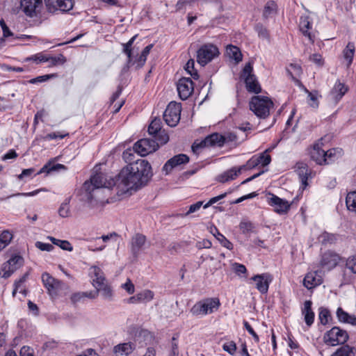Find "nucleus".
<instances>
[{"label":"nucleus","instance_id":"f257e3e1","mask_svg":"<svg viewBox=\"0 0 356 356\" xmlns=\"http://www.w3.org/2000/svg\"><path fill=\"white\" fill-rule=\"evenodd\" d=\"M152 176V167L147 161L138 159L129 163L121 170L115 181L118 193L124 194L138 189L145 185Z\"/></svg>","mask_w":356,"mask_h":356},{"label":"nucleus","instance_id":"f03ea898","mask_svg":"<svg viewBox=\"0 0 356 356\" xmlns=\"http://www.w3.org/2000/svg\"><path fill=\"white\" fill-rule=\"evenodd\" d=\"M220 305L218 298H205L196 302L191 308L190 312L194 316L202 318L218 311Z\"/></svg>","mask_w":356,"mask_h":356},{"label":"nucleus","instance_id":"7ed1b4c3","mask_svg":"<svg viewBox=\"0 0 356 356\" xmlns=\"http://www.w3.org/2000/svg\"><path fill=\"white\" fill-rule=\"evenodd\" d=\"M115 184L116 182L111 176L99 172L93 175L90 181H86L83 188L86 191L90 193L101 188H111Z\"/></svg>","mask_w":356,"mask_h":356},{"label":"nucleus","instance_id":"20e7f679","mask_svg":"<svg viewBox=\"0 0 356 356\" xmlns=\"http://www.w3.org/2000/svg\"><path fill=\"white\" fill-rule=\"evenodd\" d=\"M273 106V102L267 97L254 96L250 102V110L260 118L268 116Z\"/></svg>","mask_w":356,"mask_h":356},{"label":"nucleus","instance_id":"39448f33","mask_svg":"<svg viewBox=\"0 0 356 356\" xmlns=\"http://www.w3.org/2000/svg\"><path fill=\"white\" fill-rule=\"evenodd\" d=\"M252 63L248 62L242 71L241 78L244 80L248 92L259 93L261 92V88L255 75L252 74Z\"/></svg>","mask_w":356,"mask_h":356},{"label":"nucleus","instance_id":"423d86ee","mask_svg":"<svg viewBox=\"0 0 356 356\" xmlns=\"http://www.w3.org/2000/svg\"><path fill=\"white\" fill-rule=\"evenodd\" d=\"M348 334L346 330L335 326L325 334L323 340L325 343L334 346L338 344H343L348 341Z\"/></svg>","mask_w":356,"mask_h":356},{"label":"nucleus","instance_id":"0eeeda50","mask_svg":"<svg viewBox=\"0 0 356 356\" xmlns=\"http://www.w3.org/2000/svg\"><path fill=\"white\" fill-rule=\"evenodd\" d=\"M160 143L154 138H143L138 140L134 145V152L141 156L151 154L159 147Z\"/></svg>","mask_w":356,"mask_h":356},{"label":"nucleus","instance_id":"6e6552de","mask_svg":"<svg viewBox=\"0 0 356 356\" xmlns=\"http://www.w3.org/2000/svg\"><path fill=\"white\" fill-rule=\"evenodd\" d=\"M42 281L48 293L52 298L58 296L66 286L63 282L51 277L47 273H44L42 275Z\"/></svg>","mask_w":356,"mask_h":356},{"label":"nucleus","instance_id":"1a4fd4ad","mask_svg":"<svg viewBox=\"0 0 356 356\" xmlns=\"http://www.w3.org/2000/svg\"><path fill=\"white\" fill-rule=\"evenodd\" d=\"M219 54L218 49L213 44H206L202 46L197 51V58L198 63L204 66L211 62Z\"/></svg>","mask_w":356,"mask_h":356},{"label":"nucleus","instance_id":"9d476101","mask_svg":"<svg viewBox=\"0 0 356 356\" xmlns=\"http://www.w3.org/2000/svg\"><path fill=\"white\" fill-rule=\"evenodd\" d=\"M181 105L179 103L171 102L168 105L164 113L163 119L170 127H175L180 120Z\"/></svg>","mask_w":356,"mask_h":356},{"label":"nucleus","instance_id":"9b49d317","mask_svg":"<svg viewBox=\"0 0 356 356\" xmlns=\"http://www.w3.org/2000/svg\"><path fill=\"white\" fill-rule=\"evenodd\" d=\"M224 143V136L218 133H214L207 136L200 143L195 142L192 146V150L194 153L197 154L199 151L203 147L212 146L222 147Z\"/></svg>","mask_w":356,"mask_h":356},{"label":"nucleus","instance_id":"f8f14e48","mask_svg":"<svg viewBox=\"0 0 356 356\" xmlns=\"http://www.w3.org/2000/svg\"><path fill=\"white\" fill-rule=\"evenodd\" d=\"M148 133L161 145H164L169 140L168 135L163 130H161V121L159 118H155L151 122L148 127Z\"/></svg>","mask_w":356,"mask_h":356},{"label":"nucleus","instance_id":"ddd939ff","mask_svg":"<svg viewBox=\"0 0 356 356\" xmlns=\"http://www.w3.org/2000/svg\"><path fill=\"white\" fill-rule=\"evenodd\" d=\"M24 263L23 258L19 255L13 256L2 267V277H9L16 270L19 268Z\"/></svg>","mask_w":356,"mask_h":356},{"label":"nucleus","instance_id":"4468645a","mask_svg":"<svg viewBox=\"0 0 356 356\" xmlns=\"http://www.w3.org/2000/svg\"><path fill=\"white\" fill-rule=\"evenodd\" d=\"M268 203L274 207V211L279 214H285L290 209L291 204L286 200L282 199L274 194H270Z\"/></svg>","mask_w":356,"mask_h":356},{"label":"nucleus","instance_id":"2eb2a0df","mask_svg":"<svg viewBox=\"0 0 356 356\" xmlns=\"http://www.w3.org/2000/svg\"><path fill=\"white\" fill-rule=\"evenodd\" d=\"M177 89L179 97L182 100L187 99L194 90L193 83L190 78L183 77L177 84Z\"/></svg>","mask_w":356,"mask_h":356},{"label":"nucleus","instance_id":"dca6fc26","mask_svg":"<svg viewBox=\"0 0 356 356\" xmlns=\"http://www.w3.org/2000/svg\"><path fill=\"white\" fill-rule=\"evenodd\" d=\"M43 6L42 0H21V7L24 13L33 17L40 13Z\"/></svg>","mask_w":356,"mask_h":356},{"label":"nucleus","instance_id":"f3484780","mask_svg":"<svg viewBox=\"0 0 356 356\" xmlns=\"http://www.w3.org/2000/svg\"><path fill=\"white\" fill-rule=\"evenodd\" d=\"M48 10L51 13L56 10L67 12L73 8V0H44Z\"/></svg>","mask_w":356,"mask_h":356},{"label":"nucleus","instance_id":"a211bd4d","mask_svg":"<svg viewBox=\"0 0 356 356\" xmlns=\"http://www.w3.org/2000/svg\"><path fill=\"white\" fill-rule=\"evenodd\" d=\"M147 245L146 236L137 233L134 235L130 241V249L134 257H137L145 249Z\"/></svg>","mask_w":356,"mask_h":356},{"label":"nucleus","instance_id":"6ab92c4d","mask_svg":"<svg viewBox=\"0 0 356 356\" xmlns=\"http://www.w3.org/2000/svg\"><path fill=\"white\" fill-rule=\"evenodd\" d=\"M189 161V158L187 155L184 154H180L176 155L169 159L163 165L162 170L165 172V175L169 174L172 170L179 166L181 164L187 163Z\"/></svg>","mask_w":356,"mask_h":356},{"label":"nucleus","instance_id":"aec40b11","mask_svg":"<svg viewBox=\"0 0 356 356\" xmlns=\"http://www.w3.org/2000/svg\"><path fill=\"white\" fill-rule=\"evenodd\" d=\"M339 256L332 251H327L322 255L321 266L323 268L330 270L339 263Z\"/></svg>","mask_w":356,"mask_h":356},{"label":"nucleus","instance_id":"412c9836","mask_svg":"<svg viewBox=\"0 0 356 356\" xmlns=\"http://www.w3.org/2000/svg\"><path fill=\"white\" fill-rule=\"evenodd\" d=\"M255 282L256 289L261 293H266L268 290L269 284L272 282L271 276L268 273L257 275L252 277Z\"/></svg>","mask_w":356,"mask_h":356},{"label":"nucleus","instance_id":"4be33fe9","mask_svg":"<svg viewBox=\"0 0 356 356\" xmlns=\"http://www.w3.org/2000/svg\"><path fill=\"white\" fill-rule=\"evenodd\" d=\"M322 282L321 273L317 270L308 273L303 280L304 286L308 289H312L320 285Z\"/></svg>","mask_w":356,"mask_h":356},{"label":"nucleus","instance_id":"5701e85b","mask_svg":"<svg viewBox=\"0 0 356 356\" xmlns=\"http://www.w3.org/2000/svg\"><path fill=\"white\" fill-rule=\"evenodd\" d=\"M295 171L298 174L303 188L307 186V180L311 177V171L308 165L304 162H298L295 166Z\"/></svg>","mask_w":356,"mask_h":356},{"label":"nucleus","instance_id":"b1692460","mask_svg":"<svg viewBox=\"0 0 356 356\" xmlns=\"http://www.w3.org/2000/svg\"><path fill=\"white\" fill-rule=\"evenodd\" d=\"M242 170L239 167H233L222 174L219 175L216 177V180L220 183H225L232 180L235 179L239 175H241Z\"/></svg>","mask_w":356,"mask_h":356},{"label":"nucleus","instance_id":"393cba45","mask_svg":"<svg viewBox=\"0 0 356 356\" xmlns=\"http://www.w3.org/2000/svg\"><path fill=\"white\" fill-rule=\"evenodd\" d=\"M300 31L311 42H314V35L309 31L312 29V23L308 15H302L300 18Z\"/></svg>","mask_w":356,"mask_h":356},{"label":"nucleus","instance_id":"a878e982","mask_svg":"<svg viewBox=\"0 0 356 356\" xmlns=\"http://www.w3.org/2000/svg\"><path fill=\"white\" fill-rule=\"evenodd\" d=\"M321 142L314 144L309 152L312 159L319 165L323 164L325 161V150L321 148Z\"/></svg>","mask_w":356,"mask_h":356},{"label":"nucleus","instance_id":"bb28decb","mask_svg":"<svg viewBox=\"0 0 356 356\" xmlns=\"http://www.w3.org/2000/svg\"><path fill=\"white\" fill-rule=\"evenodd\" d=\"M347 87L340 81H337L331 90L330 98L335 102H338L347 92Z\"/></svg>","mask_w":356,"mask_h":356},{"label":"nucleus","instance_id":"cd10ccee","mask_svg":"<svg viewBox=\"0 0 356 356\" xmlns=\"http://www.w3.org/2000/svg\"><path fill=\"white\" fill-rule=\"evenodd\" d=\"M91 273L93 274V276L92 277V285L95 289L107 283L104 273L97 266L92 267Z\"/></svg>","mask_w":356,"mask_h":356},{"label":"nucleus","instance_id":"c85d7f7f","mask_svg":"<svg viewBox=\"0 0 356 356\" xmlns=\"http://www.w3.org/2000/svg\"><path fill=\"white\" fill-rule=\"evenodd\" d=\"M338 321L340 323H348L356 326V316L350 315L341 307H339L336 312Z\"/></svg>","mask_w":356,"mask_h":356},{"label":"nucleus","instance_id":"c756f323","mask_svg":"<svg viewBox=\"0 0 356 356\" xmlns=\"http://www.w3.org/2000/svg\"><path fill=\"white\" fill-rule=\"evenodd\" d=\"M312 302L311 300H306L302 309L305 321L309 327L313 324L314 321V313L312 309Z\"/></svg>","mask_w":356,"mask_h":356},{"label":"nucleus","instance_id":"7c9ffc66","mask_svg":"<svg viewBox=\"0 0 356 356\" xmlns=\"http://www.w3.org/2000/svg\"><path fill=\"white\" fill-rule=\"evenodd\" d=\"M209 232L223 247L227 248L228 250H232L233 248V244L229 240H227L225 236L220 233L218 229L215 226H211L209 228Z\"/></svg>","mask_w":356,"mask_h":356},{"label":"nucleus","instance_id":"2f4dec72","mask_svg":"<svg viewBox=\"0 0 356 356\" xmlns=\"http://www.w3.org/2000/svg\"><path fill=\"white\" fill-rule=\"evenodd\" d=\"M134 344L132 343H123L114 346L113 352L118 355H127L134 350Z\"/></svg>","mask_w":356,"mask_h":356},{"label":"nucleus","instance_id":"473e14b6","mask_svg":"<svg viewBox=\"0 0 356 356\" xmlns=\"http://www.w3.org/2000/svg\"><path fill=\"white\" fill-rule=\"evenodd\" d=\"M226 54L231 58L239 63L242 60V54L240 49L234 45H228L226 48Z\"/></svg>","mask_w":356,"mask_h":356},{"label":"nucleus","instance_id":"72a5a7b5","mask_svg":"<svg viewBox=\"0 0 356 356\" xmlns=\"http://www.w3.org/2000/svg\"><path fill=\"white\" fill-rule=\"evenodd\" d=\"M355 44L353 42H348L346 48L343 51L344 58L347 61L348 67L350 66L353 62L355 54Z\"/></svg>","mask_w":356,"mask_h":356},{"label":"nucleus","instance_id":"f704fd0d","mask_svg":"<svg viewBox=\"0 0 356 356\" xmlns=\"http://www.w3.org/2000/svg\"><path fill=\"white\" fill-rule=\"evenodd\" d=\"M47 239H49L54 245L60 247L63 250L69 252H72L73 250V246L68 241L57 239L50 236H47Z\"/></svg>","mask_w":356,"mask_h":356},{"label":"nucleus","instance_id":"c9c22d12","mask_svg":"<svg viewBox=\"0 0 356 356\" xmlns=\"http://www.w3.org/2000/svg\"><path fill=\"white\" fill-rule=\"evenodd\" d=\"M277 12V5L273 1H270L266 3L263 11V17L268 19L273 17Z\"/></svg>","mask_w":356,"mask_h":356},{"label":"nucleus","instance_id":"e433bc0d","mask_svg":"<svg viewBox=\"0 0 356 356\" xmlns=\"http://www.w3.org/2000/svg\"><path fill=\"white\" fill-rule=\"evenodd\" d=\"M332 356H356V349L346 345L339 348Z\"/></svg>","mask_w":356,"mask_h":356},{"label":"nucleus","instance_id":"4c0bfd02","mask_svg":"<svg viewBox=\"0 0 356 356\" xmlns=\"http://www.w3.org/2000/svg\"><path fill=\"white\" fill-rule=\"evenodd\" d=\"M154 298V293L150 290H145L136 296H133L130 300L134 302V300L137 299L140 302H149Z\"/></svg>","mask_w":356,"mask_h":356},{"label":"nucleus","instance_id":"58836bf2","mask_svg":"<svg viewBox=\"0 0 356 356\" xmlns=\"http://www.w3.org/2000/svg\"><path fill=\"white\" fill-rule=\"evenodd\" d=\"M97 293H100L101 296L105 300H111L113 297V290L108 282L102 286L96 289Z\"/></svg>","mask_w":356,"mask_h":356},{"label":"nucleus","instance_id":"ea45409f","mask_svg":"<svg viewBox=\"0 0 356 356\" xmlns=\"http://www.w3.org/2000/svg\"><path fill=\"white\" fill-rule=\"evenodd\" d=\"M13 236V234L8 230H4L0 234V251L10 244Z\"/></svg>","mask_w":356,"mask_h":356},{"label":"nucleus","instance_id":"a19ab883","mask_svg":"<svg viewBox=\"0 0 356 356\" xmlns=\"http://www.w3.org/2000/svg\"><path fill=\"white\" fill-rule=\"evenodd\" d=\"M152 47L153 44H152L145 47L140 56L136 59L134 62L137 64L138 67H141L145 65L147 60V57L149 55Z\"/></svg>","mask_w":356,"mask_h":356},{"label":"nucleus","instance_id":"79ce46f5","mask_svg":"<svg viewBox=\"0 0 356 356\" xmlns=\"http://www.w3.org/2000/svg\"><path fill=\"white\" fill-rule=\"evenodd\" d=\"M65 168V166L63 164L57 163L51 165V163H47L45 164L35 175H40L42 173L49 174L52 171H58Z\"/></svg>","mask_w":356,"mask_h":356},{"label":"nucleus","instance_id":"37998d69","mask_svg":"<svg viewBox=\"0 0 356 356\" xmlns=\"http://www.w3.org/2000/svg\"><path fill=\"white\" fill-rule=\"evenodd\" d=\"M346 204L349 211L356 213V191L350 192L347 194Z\"/></svg>","mask_w":356,"mask_h":356},{"label":"nucleus","instance_id":"c03bdc74","mask_svg":"<svg viewBox=\"0 0 356 356\" xmlns=\"http://www.w3.org/2000/svg\"><path fill=\"white\" fill-rule=\"evenodd\" d=\"M137 35L133 36L126 44H123V52L127 56L128 63H131L133 60V49L131 46L136 40Z\"/></svg>","mask_w":356,"mask_h":356},{"label":"nucleus","instance_id":"a18cd8bd","mask_svg":"<svg viewBox=\"0 0 356 356\" xmlns=\"http://www.w3.org/2000/svg\"><path fill=\"white\" fill-rule=\"evenodd\" d=\"M341 149H331L327 151H325V161L323 164H329L330 163L334 161L341 155Z\"/></svg>","mask_w":356,"mask_h":356},{"label":"nucleus","instance_id":"49530a36","mask_svg":"<svg viewBox=\"0 0 356 356\" xmlns=\"http://www.w3.org/2000/svg\"><path fill=\"white\" fill-rule=\"evenodd\" d=\"M70 198H66L64 202L60 204L58 209V214L62 218H67L70 215Z\"/></svg>","mask_w":356,"mask_h":356},{"label":"nucleus","instance_id":"de8ad7c7","mask_svg":"<svg viewBox=\"0 0 356 356\" xmlns=\"http://www.w3.org/2000/svg\"><path fill=\"white\" fill-rule=\"evenodd\" d=\"M259 166V159H257V155H254L252 156L245 165H241V170L242 171L243 170H248L250 169L255 168Z\"/></svg>","mask_w":356,"mask_h":356},{"label":"nucleus","instance_id":"09e8293b","mask_svg":"<svg viewBox=\"0 0 356 356\" xmlns=\"http://www.w3.org/2000/svg\"><path fill=\"white\" fill-rule=\"evenodd\" d=\"M239 228L241 230V232L245 234L254 232V225L252 222L250 221L244 220L241 222L239 225Z\"/></svg>","mask_w":356,"mask_h":356},{"label":"nucleus","instance_id":"8fccbe9b","mask_svg":"<svg viewBox=\"0 0 356 356\" xmlns=\"http://www.w3.org/2000/svg\"><path fill=\"white\" fill-rule=\"evenodd\" d=\"M195 61L193 59L189 60L185 66L186 71L194 79H197L199 76L197 70L194 68Z\"/></svg>","mask_w":356,"mask_h":356},{"label":"nucleus","instance_id":"3c124183","mask_svg":"<svg viewBox=\"0 0 356 356\" xmlns=\"http://www.w3.org/2000/svg\"><path fill=\"white\" fill-rule=\"evenodd\" d=\"M330 317V312L327 309L321 307L319 309L318 318L321 324L326 325Z\"/></svg>","mask_w":356,"mask_h":356},{"label":"nucleus","instance_id":"603ef678","mask_svg":"<svg viewBox=\"0 0 356 356\" xmlns=\"http://www.w3.org/2000/svg\"><path fill=\"white\" fill-rule=\"evenodd\" d=\"M270 149H266L264 152L261 153L259 155H257V159L259 161V165L262 167H265L268 165L271 161V157L269 154H267L266 152Z\"/></svg>","mask_w":356,"mask_h":356},{"label":"nucleus","instance_id":"864d4df0","mask_svg":"<svg viewBox=\"0 0 356 356\" xmlns=\"http://www.w3.org/2000/svg\"><path fill=\"white\" fill-rule=\"evenodd\" d=\"M28 273H25L18 281H16L14 284L15 288L13 291V295L15 296L17 292L22 293L24 289L22 286L23 283L26 280Z\"/></svg>","mask_w":356,"mask_h":356},{"label":"nucleus","instance_id":"5fc2aeb1","mask_svg":"<svg viewBox=\"0 0 356 356\" xmlns=\"http://www.w3.org/2000/svg\"><path fill=\"white\" fill-rule=\"evenodd\" d=\"M25 60L26 61L31 60V61L35 62L36 64H39L40 63L46 62L47 60V56H45L44 54H43L42 53H39V54H35L32 56L27 57L25 59Z\"/></svg>","mask_w":356,"mask_h":356},{"label":"nucleus","instance_id":"6e6d98bb","mask_svg":"<svg viewBox=\"0 0 356 356\" xmlns=\"http://www.w3.org/2000/svg\"><path fill=\"white\" fill-rule=\"evenodd\" d=\"M318 240L322 243H332L336 240L335 235L324 232L320 235Z\"/></svg>","mask_w":356,"mask_h":356},{"label":"nucleus","instance_id":"4d7b16f0","mask_svg":"<svg viewBox=\"0 0 356 356\" xmlns=\"http://www.w3.org/2000/svg\"><path fill=\"white\" fill-rule=\"evenodd\" d=\"M309 60L318 67H323L324 65V59L320 54H313L310 55Z\"/></svg>","mask_w":356,"mask_h":356},{"label":"nucleus","instance_id":"13d9d810","mask_svg":"<svg viewBox=\"0 0 356 356\" xmlns=\"http://www.w3.org/2000/svg\"><path fill=\"white\" fill-rule=\"evenodd\" d=\"M222 349H223V350H225V351L227 352L228 353H229L230 355H233L236 353V345L232 341H228V342L225 343L222 345Z\"/></svg>","mask_w":356,"mask_h":356},{"label":"nucleus","instance_id":"bf43d9fd","mask_svg":"<svg viewBox=\"0 0 356 356\" xmlns=\"http://www.w3.org/2000/svg\"><path fill=\"white\" fill-rule=\"evenodd\" d=\"M67 135V133L54 132L47 134L44 137V139L46 140H55L58 138L63 139Z\"/></svg>","mask_w":356,"mask_h":356},{"label":"nucleus","instance_id":"052dcab7","mask_svg":"<svg viewBox=\"0 0 356 356\" xmlns=\"http://www.w3.org/2000/svg\"><path fill=\"white\" fill-rule=\"evenodd\" d=\"M35 246L40 250L41 251L51 252L54 247L50 243H45L41 241H37L35 243Z\"/></svg>","mask_w":356,"mask_h":356},{"label":"nucleus","instance_id":"680f3d73","mask_svg":"<svg viewBox=\"0 0 356 356\" xmlns=\"http://www.w3.org/2000/svg\"><path fill=\"white\" fill-rule=\"evenodd\" d=\"M56 76V74H45L42 76H39L36 78L32 79L29 81L31 83H42L44 81H46L49 80L50 78Z\"/></svg>","mask_w":356,"mask_h":356},{"label":"nucleus","instance_id":"e2e57ef3","mask_svg":"<svg viewBox=\"0 0 356 356\" xmlns=\"http://www.w3.org/2000/svg\"><path fill=\"white\" fill-rule=\"evenodd\" d=\"M257 32L260 38L264 39H268L269 34L268 30L264 27L261 24H257L255 27Z\"/></svg>","mask_w":356,"mask_h":356},{"label":"nucleus","instance_id":"0e129e2a","mask_svg":"<svg viewBox=\"0 0 356 356\" xmlns=\"http://www.w3.org/2000/svg\"><path fill=\"white\" fill-rule=\"evenodd\" d=\"M346 267L353 273H356V257L349 258L346 261Z\"/></svg>","mask_w":356,"mask_h":356},{"label":"nucleus","instance_id":"69168bd1","mask_svg":"<svg viewBox=\"0 0 356 356\" xmlns=\"http://www.w3.org/2000/svg\"><path fill=\"white\" fill-rule=\"evenodd\" d=\"M122 287L126 290L129 294H132L134 293V285L129 279H127V282L122 285Z\"/></svg>","mask_w":356,"mask_h":356},{"label":"nucleus","instance_id":"338daca9","mask_svg":"<svg viewBox=\"0 0 356 356\" xmlns=\"http://www.w3.org/2000/svg\"><path fill=\"white\" fill-rule=\"evenodd\" d=\"M244 327L246 329V330L249 332L250 334L252 336L254 341L256 342H259V336L257 334V333L254 331L253 328L251 327V325L247 322H244Z\"/></svg>","mask_w":356,"mask_h":356},{"label":"nucleus","instance_id":"774afa93","mask_svg":"<svg viewBox=\"0 0 356 356\" xmlns=\"http://www.w3.org/2000/svg\"><path fill=\"white\" fill-rule=\"evenodd\" d=\"M234 269L235 273L238 275L245 274L247 271L246 268L244 265L237 264V263H235L234 264Z\"/></svg>","mask_w":356,"mask_h":356}]
</instances>
